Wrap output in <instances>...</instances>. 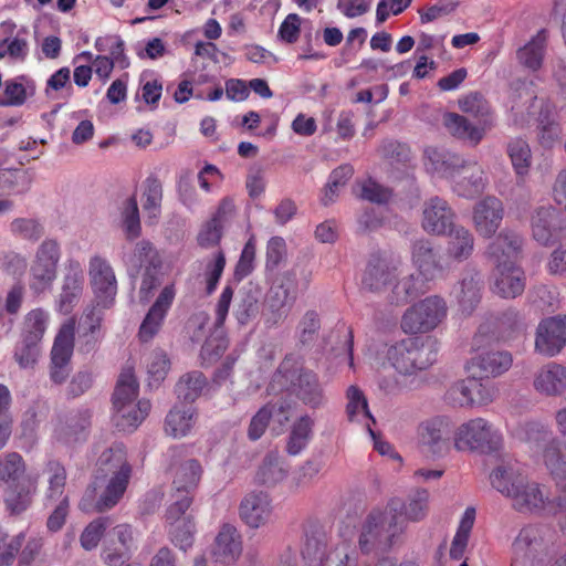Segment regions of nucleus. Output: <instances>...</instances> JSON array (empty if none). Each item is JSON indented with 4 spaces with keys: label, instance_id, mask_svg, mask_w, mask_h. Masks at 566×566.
<instances>
[{
    "label": "nucleus",
    "instance_id": "1",
    "mask_svg": "<svg viewBox=\"0 0 566 566\" xmlns=\"http://www.w3.org/2000/svg\"><path fill=\"white\" fill-rule=\"evenodd\" d=\"M97 475L78 506L83 512H103L114 507L123 497L132 475V467L123 444L104 450L97 460Z\"/></svg>",
    "mask_w": 566,
    "mask_h": 566
},
{
    "label": "nucleus",
    "instance_id": "2",
    "mask_svg": "<svg viewBox=\"0 0 566 566\" xmlns=\"http://www.w3.org/2000/svg\"><path fill=\"white\" fill-rule=\"evenodd\" d=\"M492 486L510 499L512 506L522 513H546L558 515L563 510L560 496L549 499L545 485L531 481L517 468L503 465L490 475Z\"/></svg>",
    "mask_w": 566,
    "mask_h": 566
},
{
    "label": "nucleus",
    "instance_id": "3",
    "mask_svg": "<svg viewBox=\"0 0 566 566\" xmlns=\"http://www.w3.org/2000/svg\"><path fill=\"white\" fill-rule=\"evenodd\" d=\"M503 444V434L489 420L476 417L461 423L453 432V446L458 451L491 453Z\"/></svg>",
    "mask_w": 566,
    "mask_h": 566
},
{
    "label": "nucleus",
    "instance_id": "4",
    "mask_svg": "<svg viewBox=\"0 0 566 566\" xmlns=\"http://www.w3.org/2000/svg\"><path fill=\"white\" fill-rule=\"evenodd\" d=\"M447 315L446 300L439 295H430L406 310L400 321V327L409 335L427 334L440 326Z\"/></svg>",
    "mask_w": 566,
    "mask_h": 566
},
{
    "label": "nucleus",
    "instance_id": "5",
    "mask_svg": "<svg viewBox=\"0 0 566 566\" xmlns=\"http://www.w3.org/2000/svg\"><path fill=\"white\" fill-rule=\"evenodd\" d=\"M403 531L402 522L398 521L397 504L389 502L384 510H374L361 526L359 546L367 551L378 543H390L391 538Z\"/></svg>",
    "mask_w": 566,
    "mask_h": 566
},
{
    "label": "nucleus",
    "instance_id": "6",
    "mask_svg": "<svg viewBox=\"0 0 566 566\" xmlns=\"http://www.w3.org/2000/svg\"><path fill=\"white\" fill-rule=\"evenodd\" d=\"M134 256L143 269L139 287L142 302L149 301L154 291L160 285L163 276L164 260L160 252L148 240L137 242Z\"/></svg>",
    "mask_w": 566,
    "mask_h": 566
},
{
    "label": "nucleus",
    "instance_id": "7",
    "mask_svg": "<svg viewBox=\"0 0 566 566\" xmlns=\"http://www.w3.org/2000/svg\"><path fill=\"white\" fill-rule=\"evenodd\" d=\"M497 395L494 386L483 384L478 377L468 378L454 382L448 390L450 402L459 407H485L492 403Z\"/></svg>",
    "mask_w": 566,
    "mask_h": 566
},
{
    "label": "nucleus",
    "instance_id": "8",
    "mask_svg": "<svg viewBox=\"0 0 566 566\" xmlns=\"http://www.w3.org/2000/svg\"><path fill=\"white\" fill-rule=\"evenodd\" d=\"M90 283L97 306L108 308L117 294V280L109 262L101 255H94L88 266Z\"/></svg>",
    "mask_w": 566,
    "mask_h": 566
},
{
    "label": "nucleus",
    "instance_id": "9",
    "mask_svg": "<svg viewBox=\"0 0 566 566\" xmlns=\"http://www.w3.org/2000/svg\"><path fill=\"white\" fill-rule=\"evenodd\" d=\"M201 475L202 468L193 459L182 462L177 468L172 482L177 499L169 506V518H172L176 512H187L192 502L191 494L197 489Z\"/></svg>",
    "mask_w": 566,
    "mask_h": 566
},
{
    "label": "nucleus",
    "instance_id": "10",
    "mask_svg": "<svg viewBox=\"0 0 566 566\" xmlns=\"http://www.w3.org/2000/svg\"><path fill=\"white\" fill-rule=\"evenodd\" d=\"M566 229L562 213L553 206L539 207L531 216L533 239L542 245H551L560 239Z\"/></svg>",
    "mask_w": 566,
    "mask_h": 566
},
{
    "label": "nucleus",
    "instance_id": "11",
    "mask_svg": "<svg viewBox=\"0 0 566 566\" xmlns=\"http://www.w3.org/2000/svg\"><path fill=\"white\" fill-rule=\"evenodd\" d=\"M449 428V420L444 417H433L420 422L417 428L419 447L434 458L443 457L450 449L447 438Z\"/></svg>",
    "mask_w": 566,
    "mask_h": 566
},
{
    "label": "nucleus",
    "instance_id": "12",
    "mask_svg": "<svg viewBox=\"0 0 566 566\" xmlns=\"http://www.w3.org/2000/svg\"><path fill=\"white\" fill-rule=\"evenodd\" d=\"M175 297L176 287L174 283L166 285L160 291L139 326L138 337L140 342L148 343L159 333Z\"/></svg>",
    "mask_w": 566,
    "mask_h": 566
},
{
    "label": "nucleus",
    "instance_id": "13",
    "mask_svg": "<svg viewBox=\"0 0 566 566\" xmlns=\"http://www.w3.org/2000/svg\"><path fill=\"white\" fill-rule=\"evenodd\" d=\"M566 346V315L543 318L535 336L538 354H559Z\"/></svg>",
    "mask_w": 566,
    "mask_h": 566
},
{
    "label": "nucleus",
    "instance_id": "14",
    "mask_svg": "<svg viewBox=\"0 0 566 566\" xmlns=\"http://www.w3.org/2000/svg\"><path fill=\"white\" fill-rule=\"evenodd\" d=\"M503 218V202L494 196L484 197L473 208V224L479 235L483 238H492L500 228Z\"/></svg>",
    "mask_w": 566,
    "mask_h": 566
},
{
    "label": "nucleus",
    "instance_id": "15",
    "mask_svg": "<svg viewBox=\"0 0 566 566\" xmlns=\"http://www.w3.org/2000/svg\"><path fill=\"white\" fill-rule=\"evenodd\" d=\"M523 238L511 229H503L486 248V256L495 266L517 263L522 254Z\"/></svg>",
    "mask_w": 566,
    "mask_h": 566
},
{
    "label": "nucleus",
    "instance_id": "16",
    "mask_svg": "<svg viewBox=\"0 0 566 566\" xmlns=\"http://www.w3.org/2000/svg\"><path fill=\"white\" fill-rule=\"evenodd\" d=\"M453 180V191L467 199L480 196L488 184L484 169L476 161L462 160L455 171Z\"/></svg>",
    "mask_w": 566,
    "mask_h": 566
},
{
    "label": "nucleus",
    "instance_id": "17",
    "mask_svg": "<svg viewBox=\"0 0 566 566\" xmlns=\"http://www.w3.org/2000/svg\"><path fill=\"white\" fill-rule=\"evenodd\" d=\"M239 515L251 528H260L270 523L273 506L269 494L262 491L248 493L240 503Z\"/></svg>",
    "mask_w": 566,
    "mask_h": 566
},
{
    "label": "nucleus",
    "instance_id": "18",
    "mask_svg": "<svg viewBox=\"0 0 566 566\" xmlns=\"http://www.w3.org/2000/svg\"><path fill=\"white\" fill-rule=\"evenodd\" d=\"M454 219L455 213L444 199L436 196L424 202L421 226L427 233L446 235Z\"/></svg>",
    "mask_w": 566,
    "mask_h": 566
},
{
    "label": "nucleus",
    "instance_id": "19",
    "mask_svg": "<svg viewBox=\"0 0 566 566\" xmlns=\"http://www.w3.org/2000/svg\"><path fill=\"white\" fill-rule=\"evenodd\" d=\"M83 286L84 274L80 262L70 261L66 265L61 293L56 301V311L63 315L72 313L82 296Z\"/></svg>",
    "mask_w": 566,
    "mask_h": 566
},
{
    "label": "nucleus",
    "instance_id": "20",
    "mask_svg": "<svg viewBox=\"0 0 566 566\" xmlns=\"http://www.w3.org/2000/svg\"><path fill=\"white\" fill-rule=\"evenodd\" d=\"M39 474L30 473L21 483L3 486V502L10 514L27 511L38 492Z\"/></svg>",
    "mask_w": 566,
    "mask_h": 566
},
{
    "label": "nucleus",
    "instance_id": "21",
    "mask_svg": "<svg viewBox=\"0 0 566 566\" xmlns=\"http://www.w3.org/2000/svg\"><path fill=\"white\" fill-rule=\"evenodd\" d=\"M412 263L424 281H432L441 276L447 268L439 251L426 239L413 243Z\"/></svg>",
    "mask_w": 566,
    "mask_h": 566
},
{
    "label": "nucleus",
    "instance_id": "22",
    "mask_svg": "<svg viewBox=\"0 0 566 566\" xmlns=\"http://www.w3.org/2000/svg\"><path fill=\"white\" fill-rule=\"evenodd\" d=\"M492 292L503 298H514L521 295L525 290V273L523 269L513 264L495 266L494 283Z\"/></svg>",
    "mask_w": 566,
    "mask_h": 566
},
{
    "label": "nucleus",
    "instance_id": "23",
    "mask_svg": "<svg viewBox=\"0 0 566 566\" xmlns=\"http://www.w3.org/2000/svg\"><path fill=\"white\" fill-rule=\"evenodd\" d=\"M242 553V541L238 530L224 524L214 541L212 557L216 564L228 566L233 564Z\"/></svg>",
    "mask_w": 566,
    "mask_h": 566
},
{
    "label": "nucleus",
    "instance_id": "24",
    "mask_svg": "<svg viewBox=\"0 0 566 566\" xmlns=\"http://www.w3.org/2000/svg\"><path fill=\"white\" fill-rule=\"evenodd\" d=\"M49 321L50 314L41 307L33 308L24 315L21 328V343L28 354L40 349L39 346L48 329Z\"/></svg>",
    "mask_w": 566,
    "mask_h": 566
},
{
    "label": "nucleus",
    "instance_id": "25",
    "mask_svg": "<svg viewBox=\"0 0 566 566\" xmlns=\"http://www.w3.org/2000/svg\"><path fill=\"white\" fill-rule=\"evenodd\" d=\"M397 268L380 255H371L364 272L361 284L371 292L385 290L396 279Z\"/></svg>",
    "mask_w": 566,
    "mask_h": 566
},
{
    "label": "nucleus",
    "instance_id": "26",
    "mask_svg": "<svg viewBox=\"0 0 566 566\" xmlns=\"http://www.w3.org/2000/svg\"><path fill=\"white\" fill-rule=\"evenodd\" d=\"M150 410L148 400L113 405V423L124 432L134 431L147 417Z\"/></svg>",
    "mask_w": 566,
    "mask_h": 566
},
{
    "label": "nucleus",
    "instance_id": "27",
    "mask_svg": "<svg viewBox=\"0 0 566 566\" xmlns=\"http://www.w3.org/2000/svg\"><path fill=\"white\" fill-rule=\"evenodd\" d=\"M534 389L544 396H560L566 390V368L558 364L542 367L534 377Z\"/></svg>",
    "mask_w": 566,
    "mask_h": 566
},
{
    "label": "nucleus",
    "instance_id": "28",
    "mask_svg": "<svg viewBox=\"0 0 566 566\" xmlns=\"http://www.w3.org/2000/svg\"><path fill=\"white\" fill-rule=\"evenodd\" d=\"M512 364V356H472L465 364V371L483 380L504 374Z\"/></svg>",
    "mask_w": 566,
    "mask_h": 566
},
{
    "label": "nucleus",
    "instance_id": "29",
    "mask_svg": "<svg viewBox=\"0 0 566 566\" xmlns=\"http://www.w3.org/2000/svg\"><path fill=\"white\" fill-rule=\"evenodd\" d=\"M430 494L426 489H417L412 492L405 503L392 500L397 504L398 521L402 522L403 530L407 522H420L424 520L429 512Z\"/></svg>",
    "mask_w": 566,
    "mask_h": 566
},
{
    "label": "nucleus",
    "instance_id": "30",
    "mask_svg": "<svg viewBox=\"0 0 566 566\" xmlns=\"http://www.w3.org/2000/svg\"><path fill=\"white\" fill-rule=\"evenodd\" d=\"M449 237L447 255L455 262L468 260L474 251V237L463 226L453 224L447 231Z\"/></svg>",
    "mask_w": 566,
    "mask_h": 566
},
{
    "label": "nucleus",
    "instance_id": "31",
    "mask_svg": "<svg viewBox=\"0 0 566 566\" xmlns=\"http://www.w3.org/2000/svg\"><path fill=\"white\" fill-rule=\"evenodd\" d=\"M424 166L429 171L444 177H455V171L462 163V158L455 154L437 147L424 148Z\"/></svg>",
    "mask_w": 566,
    "mask_h": 566
},
{
    "label": "nucleus",
    "instance_id": "32",
    "mask_svg": "<svg viewBox=\"0 0 566 566\" xmlns=\"http://www.w3.org/2000/svg\"><path fill=\"white\" fill-rule=\"evenodd\" d=\"M373 365H381L385 369L392 367L402 376L417 375L433 365L430 356H375Z\"/></svg>",
    "mask_w": 566,
    "mask_h": 566
},
{
    "label": "nucleus",
    "instance_id": "33",
    "mask_svg": "<svg viewBox=\"0 0 566 566\" xmlns=\"http://www.w3.org/2000/svg\"><path fill=\"white\" fill-rule=\"evenodd\" d=\"M107 536L113 538V542H117L119 548L109 546L105 555V564L108 566H117L126 557H128L132 548L134 547V536L132 527L127 524H120L115 526Z\"/></svg>",
    "mask_w": 566,
    "mask_h": 566
},
{
    "label": "nucleus",
    "instance_id": "34",
    "mask_svg": "<svg viewBox=\"0 0 566 566\" xmlns=\"http://www.w3.org/2000/svg\"><path fill=\"white\" fill-rule=\"evenodd\" d=\"M196 419L195 407H175L166 417L165 431L172 438L186 437L192 430Z\"/></svg>",
    "mask_w": 566,
    "mask_h": 566
},
{
    "label": "nucleus",
    "instance_id": "35",
    "mask_svg": "<svg viewBox=\"0 0 566 566\" xmlns=\"http://www.w3.org/2000/svg\"><path fill=\"white\" fill-rule=\"evenodd\" d=\"M347 416L349 421L364 424L370 437H374L371 426L375 423V419L369 412L367 400L361 390L356 386H350L347 389Z\"/></svg>",
    "mask_w": 566,
    "mask_h": 566
},
{
    "label": "nucleus",
    "instance_id": "36",
    "mask_svg": "<svg viewBox=\"0 0 566 566\" xmlns=\"http://www.w3.org/2000/svg\"><path fill=\"white\" fill-rule=\"evenodd\" d=\"M139 384L133 365L127 364L119 373L114 392L113 405L138 401Z\"/></svg>",
    "mask_w": 566,
    "mask_h": 566
},
{
    "label": "nucleus",
    "instance_id": "37",
    "mask_svg": "<svg viewBox=\"0 0 566 566\" xmlns=\"http://www.w3.org/2000/svg\"><path fill=\"white\" fill-rule=\"evenodd\" d=\"M443 125L452 136L469 140L473 145H478L484 136V128L471 125L464 116L455 113L444 114Z\"/></svg>",
    "mask_w": 566,
    "mask_h": 566
},
{
    "label": "nucleus",
    "instance_id": "38",
    "mask_svg": "<svg viewBox=\"0 0 566 566\" xmlns=\"http://www.w3.org/2000/svg\"><path fill=\"white\" fill-rule=\"evenodd\" d=\"M546 42V30H539L530 42L517 51L520 63L532 71H537L543 63Z\"/></svg>",
    "mask_w": 566,
    "mask_h": 566
},
{
    "label": "nucleus",
    "instance_id": "39",
    "mask_svg": "<svg viewBox=\"0 0 566 566\" xmlns=\"http://www.w3.org/2000/svg\"><path fill=\"white\" fill-rule=\"evenodd\" d=\"M314 427V419L307 415L300 417L292 424L286 451L290 455H298L308 444Z\"/></svg>",
    "mask_w": 566,
    "mask_h": 566
},
{
    "label": "nucleus",
    "instance_id": "40",
    "mask_svg": "<svg viewBox=\"0 0 566 566\" xmlns=\"http://www.w3.org/2000/svg\"><path fill=\"white\" fill-rule=\"evenodd\" d=\"M27 463L18 452H9L0 457V483L3 486L21 483L28 476Z\"/></svg>",
    "mask_w": 566,
    "mask_h": 566
},
{
    "label": "nucleus",
    "instance_id": "41",
    "mask_svg": "<svg viewBox=\"0 0 566 566\" xmlns=\"http://www.w3.org/2000/svg\"><path fill=\"white\" fill-rule=\"evenodd\" d=\"M167 520L169 522V534L175 545L186 551L192 545L195 525L189 515L176 512L172 518H169V510L167 511Z\"/></svg>",
    "mask_w": 566,
    "mask_h": 566
},
{
    "label": "nucleus",
    "instance_id": "42",
    "mask_svg": "<svg viewBox=\"0 0 566 566\" xmlns=\"http://www.w3.org/2000/svg\"><path fill=\"white\" fill-rule=\"evenodd\" d=\"M295 390L296 396L312 408H317L323 403V389L316 375L312 371H305L298 376Z\"/></svg>",
    "mask_w": 566,
    "mask_h": 566
},
{
    "label": "nucleus",
    "instance_id": "43",
    "mask_svg": "<svg viewBox=\"0 0 566 566\" xmlns=\"http://www.w3.org/2000/svg\"><path fill=\"white\" fill-rule=\"evenodd\" d=\"M543 462L555 478H566V440L549 441L543 450Z\"/></svg>",
    "mask_w": 566,
    "mask_h": 566
},
{
    "label": "nucleus",
    "instance_id": "44",
    "mask_svg": "<svg viewBox=\"0 0 566 566\" xmlns=\"http://www.w3.org/2000/svg\"><path fill=\"white\" fill-rule=\"evenodd\" d=\"M207 385V379L200 371L188 373L176 385L177 397L184 402L192 403L205 392Z\"/></svg>",
    "mask_w": 566,
    "mask_h": 566
},
{
    "label": "nucleus",
    "instance_id": "45",
    "mask_svg": "<svg viewBox=\"0 0 566 566\" xmlns=\"http://www.w3.org/2000/svg\"><path fill=\"white\" fill-rule=\"evenodd\" d=\"M542 542L541 531L537 527H524L513 543L514 554L518 557H535L542 548Z\"/></svg>",
    "mask_w": 566,
    "mask_h": 566
},
{
    "label": "nucleus",
    "instance_id": "46",
    "mask_svg": "<svg viewBox=\"0 0 566 566\" xmlns=\"http://www.w3.org/2000/svg\"><path fill=\"white\" fill-rule=\"evenodd\" d=\"M475 522V509L467 507L461 516L457 533L453 537L450 556L454 559H460L467 548L470 533Z\"/></svg>",
    "mask_w": 566,
    "mask_h": 566
},
{
    "label": "nucleus",
    "instance_id": "47",
    "mask_svg": "<svg viewBox=\"0 0 566 566\" xmlns=\"http://www.w3.org/2000/svg\"><path fill=\"white\" fill-rule=\"evenodd\" d=\"M427 291V286L423 277L419 275L410 274L399 280L392 289V302L396 304H405L409 300L423 294Z\"/></svg>",
    "mask_w": 566,
    "mask_h": 566
},
{
    "label": "nucleus",
    "instance_id": "48",
    "mask_svg": "<svg viewBox=\"0 0 566 566\" xmlns=\"http://www.w3.org/2000/svg\"><path fill=\"white\" fill-rule=\"evenodd\" d=\"M44 473L46 474L48 480V488L45 491L46 499H61L66 484L65 468L59 461L51 460L45 464Z\"/></svg>",
    "mask_w": 566,
    "mask_h": 566
},
{
    "label": "nucleus",
    "instance_id": "49",
    "mask_svg": "<svg viewBox=\"0 0 566 566\" xmlns=\"http://www.w3.org/2000/svg\"><path fill=\"white\" fill-rule=\"evenodd\" d=\"M143 198V209L147 218L150 220V223H155L160 214L163 200V188L157 178L148 177L146 179V188Z\"/></svg>",
    "mask_w": 566,
    "mask_h": 566
},
{
    "label": "nucleus",
    "instance_id": "50",
    "mask_svg": "<svg viewBox=\"0 0 566 566\" xmlns=\"http://www.w3.org/2000/svg\"><path fill=\"white\" fill-rule=\"evenodd\" d=\"M460 287L458 301L461 311L471 314L481 300V282L478 274L464 277L460 283Z\"/></svg>",
    "mask_w": 566,
    "mask_h": 566
},
{
    "label": "nucleus",
    "instance_id": "51",
    "mask_svg": "<svg viewBox=\"0 0 566 566\" xmlns=\"http://www.w3.org/2000/svg\"><path fill=\"white\" fill-rule=\"evenodd\" d=\"M507 155L512 161V166L518 176L528 172L532 161L531 148L522 138L512 139L507 144Z\"/></svg>",
    "mask_w": 566,
    "mask_h": 566
},
{
    "label": "nucleus",
    "instance_id": "52",
    "mask_svg": "<svg viewBox=\"0 0 566 566\" xmlns=\"http://www.w3.org/2000/svg\"><path fill=\"white\" fill-rule=\"evenodd\" d=\"M75 317H70L63 322L54 337L50 354H73L75 345Z\"/></svg>",
    "mask_w": 566,
    "mask_h": 566
},
{
    "label": "nucleus",
    "instance_id": "53",
    "mask_svg": "<svg viewBox=\"0 0 566 566\" xmlns=\"http://www.w3.org/2000/svg\"><path fill=\"white\" fill-rule=\"evenodd\" d=\"M56 276V268L50 264L35 261L31 270L30 289L35 294L49 290Z\"/></svg>",
    "mask_w": 566,
    "mask_h": 566
},
{
    "label": "nucleus",
    "instance_id": "54",
    "mask_svg": "<svg viewBox=\"0 0 566 566\" xmlns=\"http://www.w3.org/2000/svg\"><path fill=\"white\" fill-rule=\"evenodd\" d=\"M319 328L321 318L318 313L314 310L307 311L301 318L296 328L298 343L303 346L313 344L316 340Z\"/></svg>",
    "mask_w": 566,
    "mask_h": 566
},
{
    "label": "nucleus",
    "instance_id": "55",
    "mask_svg": "<svg viewBox=\"0 0 566 566\" xmlns=\"http://www.w3.org/2000/svg\"><path fill=\"white\" fill-rule=\"evenodd\" d=\"M460 107L464 113L479 118L484 125L492 124V114L488 102L479 93H472L460 101Z\"/></svg>",
    "mask_w": 566,
    "mask_h": 566
},
{
    "label": "nucleus",
    "instance_id": "56",
    "mask_svg": "<svg viewBox=\"0 0 566 566\" xmlns=\"http://www.w3.org/2000/svg\"><path fill=\"white\" fill-rule=\"evenodd\" d=\"M10 231L14 237L36 242L44 234L42 224L35 219L17 218L10 223Z\"/></svg>",
    "mask_w": 566,
    "mask_h": 566
},
{
    "label": "nucleus",
    "instance_id": "57",
    "mask_svg": "<svg viewBox=\"0 0 566 566\" xmlns=\"http://www.w3.org/2000/svg\"><path fill=\"white\" fill-rule=\"evenodd\" d=\"M102 313L96 307H92L84 313L81 322V328L83 329L82 336L85 338L87 345L95 344L102 336Z\"/></svg>",
    "mask_w": 566,
    "mask_h": 566
},
{
    "label": "nucleus",
    "instance_id": "58",
    "mask_svg": "<svg viewBox=\"0 0 566 566\" xmlns=\"http://www.w3.org/2000/svg\"><path fill=\"white\" fill-rule=\"evenodd\" d=\"M286 475L285 470L282 468L276 453H270L265 457L261 465L258 479L264 484H274L283 480Z\"/></svg>",
    "mask_w": 566,
    "mask_h": 566
},
{
    "label": "nucleus",
    "instance_id": "59",
    "mask_svg": "<svg viewBox=\"0 0 566 566\" xmlns=\"http://www.w3.org/2000/svg\"><path fill=\"white\" fill-rule=\"evenodd\" d=\"M255 243L249 239L244 244L239 261L235 264L233 276L240 282L249 276L254 270Z\"/></svg>",
    "mask_w": 566,
    "mask_h": 566
},
{
    "label": "nucleus",
    "instance_id": "60",
    "mask_svg": "<svg viewBox=\"0 0 566 566\" xmlns=\"http://www.w3.org/2000/svg\"><path fill=\"white\" fill-rule=\"evenodd\" d=\"M108 518H96L92 521L80 536L81 546L91 551L97 547L106 527Z\"/></svg>",
    "mask_w": 566,
    "mask_h": 566
},
{
    "label": "nucleus",
    "instance_id": "61",
    "mask_svg": "<svg viewBox=\"0 0 566 566\" xmlns=\"http://www.w3.org/2000/svg\"><path fill=\"white\" fill-rule=\"evenodd\" d=\"M170 360L168 356H149L146 363L148 385L150 387H157L166 378L170 369Z\"/></svg>",
    "mask_w": 566,
    "mask_h": 566
},
{
    "label": "nucleus",
    "instance_id": "62",
    "mask_svg": "<svg viewBox=\"0 0 566 566\" xmlns=\"http://www.w3.org/2000/svg\"><path fill=\"white\" fill-rule=\"evenodd\" d=\"M391 196L392 192L389 188L381 186L371 178L361 184L359 197L364 200L382 205L387 203Z\"/></svg>",
    "mask_w": 566,
    "mask_h": 566
},
{
    "label": "nucleus",
    "instance_id": "63",
    "mask_svg": "<svg viewBox=\"0 0 566 566\" xmlns=\"http://www.w3.org/2000/svg\"><path fill=\"white\" fill-rule=\"evenodd\" d=\"M124 217V229L127 239L133 240L140 234V220L139 211L135 197L129 198L126 201V206L123 212Z\"/></svg>",
    "mask_w": 566,
    "mask_h": 566
},
{
    "label": "nucleus",
    "instance_id": "64",
    "mask_svg": "<svg viewBox=\"0 0 566 566\" xmlns=\"http://www.w3.org/2000/svg\"><path fill=\"white\" fill-rule=\"evenodd\" d=\"M302 18L297 13H290L280 24L277 36L287 44H294L300 39Z\"/></svg>",
    "mask_w": 566,
    "mask_h": 566
}]
</instances>
